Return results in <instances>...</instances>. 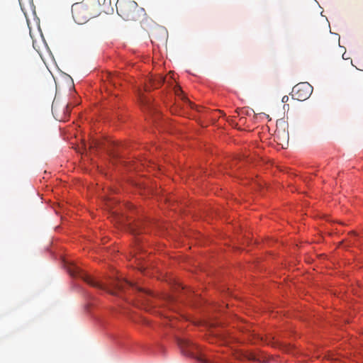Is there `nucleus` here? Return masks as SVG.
<instances>
[{
    "mask_svg": "<svg viewBox=\"0 0 363 363\" xmlns=\"http://www.w3.org/2000/svg\"><path fill=\"white\" fill-rule=\"evenodd\" d=\"M71 108L68 104L60 105L58 102L54 101L52 106V112L54 117L58 121H66L70 114Z\"/></svg>",
    "mask_w": 363,
    "mask_h": 363,
    "instance_id": "0eeeda50",
    "label": "nucleus"
},
{
    "mask_svg": "<svg viewBox=\"0 0 363 363\" xmlns=\"http://www.w3.org/2000/svg\"><path fill=\"white\" fill-rule=\"evenodd\" d=\"M179 92H182V90H181L180 87H179V86L175 87V93H176V94L179 95Z\"/></svg>",
    "mask_w": 363,
    "mask_h": 363,
    "instance_id": "f8f14e48",
    "label": "nucleus"
},
{
    "mask_svg": "<svg viewBox=\"0 0 363 363\" xmlns=\"http://www.w3.org/2000/svg\"><path fill=\"white\" fill-rule=\"evenodd\" d=\"M69 274L74 277H79L83 279L88 284L101 289H105V287L99 281L94 280L89 275L84 272L79 267L75 265H71L68 267Z\"/></svg>",
    "mask_w": 363,
    "mask_h": 363,
    "instance_id": "423d86ee",
    "label": "nucleus"
},
{
    "mask_svg": "<svg viewBox=\"0 0 363 363\" xmlns=\"http://www.w3.org/2000/svg\"><path fill=\"white\" fill-rule=\"evenodd\" d=\"M153 85L155 86V88H157V87H158V86H157V84H155V82H154V84H153Z\"/></svg>",
    "mask_w": 363,
    "mask_h": 363,
    "instance_id": "2eb2a0df",
    "label": "nucleus"
},
{
    "mask_svg": "<svg viewBox=\"0 0 363 363\" xmlns=\"http://www.w3.org/2000/svg\"><path fill=\"white\" fill-rule=\"evenodd\" d=\"M289 96L286 95L282 97L281 101L283 103H286L289 101Z\"/></svg>",
    "mask_w": 363,
    "mask_h": 363,
    "instance_id": "9d476101",
    "label": "nucleus"
},
{
    "mask_svg": "<svg viewBox=\"0 0 363 363\" xmlns=\"http://www.w3.org/2000/svg\"><path fill=\"white\" fill-rule=\"evenodd\" d=\"M116 8L118 14L123 19L130 21L135 18L138 4L135 0H117Z\"/></svg>",
    "mask_w": 363,
    "mask_h": 363,
    "instance_id": "7ed1b4c3",
    "label": "nucleus"
},
{
    "mask_svg": "<svg viewBox=\"0 0 363 363\" xmlns=\"http://www.w3.org/2000/svg\"><path fill=\"white\" fill-rule=\"evenodd\" d=\"M72 13L77 23H85L90 18L99 14L98 1L83 0L82 2L74 4L72 6Z\"/></svg>",
    "mask_w": 363,
    "mask_h": 363,
    "instance_id": "f257e3e1",
    "label": "nucleus"
},
{
    "mask_svg": "<svg viewBox=\"0 0 363 363\" xmlns=\"http://www.w3.org/2000/svg\"><path fill=\"white\" fill-rule=\"evenodd\" d=\"M133 233H137L135 230H133Z\"/></svg>",
    "mask_w": 363,
    "mask_h": 363,
    "instance_id": "dca6fc26",
    "label": "nucleus"
},
{
    "mask_svg": "<svg viewBox=\"0 0 363 363\" xmlns=\"http://www.w3.org/2000/svg\"><path fill=\"white\" fill-rule=\"evenodd\" d=\"M247 358H248L249 359H250V360H255V355H254V354H249L247 355Z\"/></svg>",
    "mask_w": 363,
    "mask_h": 363,
    "instance_id": "9b49d317",
    "label": "nucleus"
},
{
    "mask_svg": "<svg viewBox=\"0 0 363 363\" xmlns=\"http://www.w3.org/2000/svg\"><path fill=\"white\" fill-rule=\"evenodd\" d=\"M177 344L184 354L192 357L201 362H204V360L202 359V357L199 356V348L196 344L189 340L182 338L177 340Z\"/></svg>",
    "mask_w": 363,
    "mask_h": 363,
    "instance_id": "20e7f679",
    "label": "nucleus"
},
{
    "mask_svg": "<svg viewBox=\"0 0 363 363\" xmlns=\"http://www.w3.org/2000/svg\"><path fill=\"white\" fill-rule=\"evenodd\" d=\"M111 289L108 290V291L113 295H118L120 292H123L125 291L127 288H132L133 290H135L138 293V301H141L142 303L145 301H143V296H150V293L149 291H145L142 288L135 286L133 284L128 282L125 279H116L112 281L111 283Z\"/></svg>",
    "mask_w": 363,
    "mask_h": 363,
    "instance_id": "f03ea898",
    "label": "nucleus"
},
{
    "mask_svg": "<svg viewBox=\"0 0 363 363\" xmlns=\"http://www.w3.org/2000/svg\"><path fill=\"white\" fill-rule=\"evenodd\" d=\"M110 81H111V82H113L114 84H116L114 77H111L110 78Z\"/></svg>",
    "mask_w": 363,
    "mask_h": 363,
    "instance_id": "4468645a",
    "label": "nucleus"
},
{
    "mask_svg": "<svg viewBox=\"0 0 363 363\" xmlns=\"http://www.w3.org/2000/svg\"><path fill=\"white\" fill-rule=\"evenodd\" d=\"M275 138L277 142L281 145L283 148H286L289 145V135L285 129H277L275 132Z\"/></svg>",
    "mask_w": 363,
    "mask_h": 363,
    "instance_id": "6e6552de",
    "label": "nucleus"
},
{
    "mask_svg": "<svg viewBox=\"0 0 363 363\" xmlns=\"http://www.w3.org/2000/svg\"><path fill=\"white\" fill-rule=\"evenodd\" d=\"M97 1L99 4V13L102 12L106 14H111L113 13L114 9L112 6L111 0H104L101 4H100L99 0Z\"/></svg>",
    "mask_w": 363,
    "mask_h": 363,
    "instance_id": "1a4fd4ad",
    "label": "nucleus"
},
{
    "mask_svg": "<svg viewBox=\"0 0 363 363\" xmlns=\"http://www.w3.org/2000/svg\"><path fill=\"white\" fill-rule=\"evenodd\" d=\"M313 92V86L308 82H301L292 89V98L298 101H305Z\"/></svg>",
    "mask_w": 363,
    "mask_h": 363,
    "instance_id": "39448f33",
    "label": "nucleus"
},
{
    "mask_svg": "<svg viewBox=\"0 0 363 363\" xmlns=\"http://www.w3.org/2000/svg\"><path fill=\"white\" fill-rule=\"evenodd\" d=\"M164 79L162 77H160V79L158 80V84H160L163 83Z\"/></svg>",
    "mask_w": 363,
    "mask_h": 363,
    "instance_id": "ddd939ff",
    "label": "nucleus"
}]
</instances>
